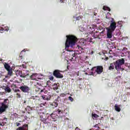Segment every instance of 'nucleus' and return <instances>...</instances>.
<instances>
[{"instance_id":"nucleus-1","label":"nucleus","mask_w":130,"mask_h":130,"mask_svg":"<svg viewBox=\"0 0 130 130\" xmlns=\"http://www.w3.org/2000/svg\"><path fill=\"white\" fill-rule=\"evenodd\" d=\"M66 37L67 40L65 43L66 49L69 48L70 47L73 48L76 45V43L78 41V38L74 35L67 36Z\"/></svg>"},{"instance_id":"nucleus-2","label":"nucleus","mask_w":130,"mask_h":130,"mask_svg":"<svg viewBox=\"0 0 130 130\" xmlns=\"http://www.w3.org/2000/svg\"><path fill=\"white\" fill-rule=\"evenodd\" d=\"M9 104H10V101L8 99H5L4 102L1 103L0 114L7 111V109L9 108Z\"/></svg>"},{"instance_id":"nucleus-3","label":"nucleus","mask_w":130,"mask_h":130,"mask_svg":"<svg viewBox=\"0 0 130 130\" xmlns=\"http://www.w3.org/2000/svg\"><path fill=\"white\" fill-rule=\"evenodd\" d=\"M124 59L123 58L119 59L116 60L115 63V68L116 70L117 71H121V72L124 71V69L121 67L123 64H124Z\"/></svg>"},{"instance_id":"nucleus-4","label":"nucleus","mask_w":130,"mask_h":130,"mask_svg":"<svg viewBox=\"0 0 130 130\" xmlns=\"http://www.w3.org/2000/svg\"><path fill=\"white\" fill-rule=\"evenodd\" d=\"M102 72H103V67L102 66L93 67L91 69V73L90 75L94 76V74H95V73H97V74L100 75Z\"/></svg>"},{"instance_id":"nucleus-5","label":"nucleus","mask_w":130,"mask_h":130,"mask_svg":"<svg viewBox=\"0 0 130 130\" xmlns=\"http://www.w3.org/2000/svg\"><path fill=\"white\" fill-rule=\"evenodd\" d=\"M4 64L5 70L8 71V76L11 77V76H13V68L8 63L5 62Z\"/></svg>"},{"instance_id":"nucleus-6","label":"nucleus","mask_w":130,"mask_h":130,"mask_svg":"<svg viewBox=\"0 0 130 130\" xmlns=\"http://www.w3.org/2000/svg\"><path fill=\"white\" fill-rule=\"evenodd\" d=\"M110 23L109 30L113 31L116 28V22L114 21V19L112 18Z\"/></svg>"},{"instance_id":"nucleus-7","label":"nucleus","mask_w":130,"mask_h":130,"mask_svg":"<svg viewBox=\"0 0 130 130\" xmlns=\"http://www.w3.org/2000/svg\"><path fill=\"white\" fill-rule=\"evenodd\" d=\"M53 75L57 79H62V78H63V75L60 73V71L59 70H54L53 73Z\"/></svg>"},{"instance_id":"nucleus-8","label":"nucleus","mask_w":130,"mask_h":130,"mask_svg":"<svg viewBox=\"0 0 130 130\" xmlns=\"http://www.w3.org/2000/svg\"><path fill=\"white\" fill-rule=\"evenodd\" d=\"M19 89L22 92H23V93H29V91H30V87L27 85L21 86L19 87Z\"/></svg>"},{"instance_id":"nucleus-9","label":"nucleus","mask_w":130,"mask_h":130,"mask_svg":"<svg viewBox=\"0 0 130 130\" xmlns=\"http://www.w3.org/2000/svg\"><path fill=\"white\" fill-rule=\"evenodd\" d=\"M16 73H19V75H20V74H21V75H20L21 78H27V77H28L29 76V71L26 70L25 73H22V72H21L20 71H17L16 72Z\"/></svg>"},{"instance_id":"nucleus-10","label":"nucleus","mask_w":130,"mask_h":130,"mask_svg":"<svg viewBox=\"0 0 130 130\" xmlns=\"http://www.w3.org/2000/svg\"><path fill=\"white\" fill-rule=\"evenodd\" d=\"M87 44V41L85 40L84 39H81L79 40L78 45H81L82 46H84Z\"/></svg>"},{"instance_id":"nucleus-11","label":"nucleus","mask_w":130,"mask_h":130,"mask_svg":"<svg viewBox=\"0 0 130 130\" xmlns=\"http://www.w3.org/2000/svg\"><path fill=\"white\" fill-rule=\"evenodd\" d=\"M95 25L92 24V25L90 26L88 25L87 26V29L89 30V31H90V33H93V32H94V31H95Z\"/></svg>"},{"instance_id":"nucleus-12","label":"nucleus","mask_w":130,"mask_h":130,"mask_svg":"<svg viewBox=\"0 0 130 130\" xmlns=\"http://www.w3.org/2000/svg\"><path fill=\"white\" fill-rule=\"evenodd\" d=\"M50 116L53 119V121H56V120H57V117H58V116H57V115L55 114V112H54L53 113H52L50 115Z\"/></svg>"},{"instance_id":"nucleus-13","label":"nucleus","mask_w":130,"mask_h":130,"mask_svg":"<svg viewBox=\"0 0 130 130\" xmlns=\"http://www.w3.org/2000/svg\"><path fill=\"white\" fill-rule=\"evenodd\" d=\"M16 130H28V124H24L22 126L18 127Z\"/></svg>"},{"instance_id":"nucleus-14","label":"nucleus","mask_w":130,"mask_h":130,"mask_svg":"<svg viewBox=\"0 0 130 130\" xmlns=\"http://www.w3.org/2000/svg\"><path fill=\"white\" fill-rule=\"evenodd\" d=\"M42 98L44 100H47V101H48V100H50V99H51V96L49 94L43 95H42Z\"/></svg>"},{"instance_id":"nucleus-15","label":"nucleus","mask_w":130,"mask_h":130,"mask_svg":"<svg viewBox=\"0 0 130 130\" xmlns=\"http://www.w3.org/2000/svg\"><path fill=\"white\" fill-rule=\"evenodd\" d=\"M112 31L110 29H108L107 32V38H112Z\"/></svg>"},{"instance_id":"nucleus-16","label":"nucleus","mask_w":130,"mask_h":130,"mask_svg":"<svg viewBox=\"0 0 130 130\" xmlns=\"http://www.w3.org/2000/svg\"><path fill=\"white\" fill-rule=\"evenodd\" d=\"M34 86L36 88H38L39 90L41 89V87H42V85H41V84L38 82H36L34 83Z\"/></svg>"},{"instance_id":"nucleus-17","label":"nucleus","mask_w":130,"mask_h":130,"mask_svg":"<svg viewBox=\"0 0 130 130\" xmlns=\"http://www.w3.org/2000/svg\"><path fill=\"white\" fill-rule=\"evenodd\" d=\"M58 105V104L57 102H54L50 104L51 107L53 109L55 108V107H57Z\"/></svg>"},{"instance_id":"nucleus-18","label":"nucleus","mask_w":130,"mask_h":130,"mask_svg":"<svg viewBox=\"0 0 130 130\" xmlns=\"http://www.w3.org/2000/svg\"><path fill=\"white\" fill-rule=\"evenodd\" d=\"M16 87H17V85H16V84H12L11 85V88L13 89V91L15 92V93H17V92H20L19 89H15V88H16Z\"/></svg>"},{"instance_id":"nucleus-19","label":"nucleus","mask_w":130,"mask_h":130,"mask_svg":"<svg viewBox=\"0 0 130 130\" xmlns=\"http://www.w3.org/2000/svg\"><path fill=\"white\" fill-rule=\"evenodd\" d=\"M115 110L116 111H117L118 112H120V110H121V109H120V105H117V104L115 105Z\"/></svg>"},{"instance_id":"nucleus-20","label":"nucleus","mask_w":130,"mask_h":130,"mask_svg":"<svg viewBox=\"0 0 130 130\" xmlns=\"http://www.w3.org/2000/svg\"><path fill=\"white\" fill-rule=\"evenodd\" d=\"M77 48H78V50H77V51H78L80 53H82V52H84V48H83L81 46L77 45Z\"/></svg>"},{"instance_id":"nucleus-21","label":"nucleus","mask_w":130,"mask_h":130,"mask_svg":"<svg viewBox=\"0 0 130 130\" xmlns=\"http://www.w3.org/2000/svg\"><path fill=\"white\" fill-rule=\"evenodd\" d=\"M99 36H100V32H99V31H96L94 33V38H99Z\"/></svg>"},{"instance_id":"nucleus-22","label":"nucleus","mask_w":130,"mask_h":130,"mask_svg":"<svg viewBox=\"0 0 130 130\" xmlns=\"http://www.w3.org/2000/svg\"><path fill=\"white\" fill-rule=\"evenodd\" d=\"M36 78V74H32L30 77V80H34L35 81H37V79Z\"/></svg>"},{"instance_id":"nucleus-23","label":"nucleus","mask_w":130,"mask_h":130,"mask_svg":"<svg viewBox=\"0 0 130 130\" xmlns=\"http://www.w3.org/2000/svg\"><path fill=\"white\" fill-rule=\"evenodd\" d=\"M103 10H104V11H108L109 12H110L111 11L110 8L106 6H104L103 8Z\"/></svg>"},{"instance_id":"nucleus-24","label":"nucleus","mask_w":130,"mask_h":130,"mask_svg":"<svg viewBox=\"0 0 130 130\" xmlns=\"http://www.w3.org/2000/svg\"><path fill=\"white\" fill-rule=\"evenodd\" d=\"M5 90L6 92H8V93H11V88H10L9 86L6 87L5 88Z\"/></svg>"},{"instance_id":"nucleus-25","label":"nucleus","mask_w":130,"mask_h":130,"mask_svg":"<svg viewBox=\"0 0 130 130\" xmlns=\"http://www.w3.org/2000/svg\"><path fill=\"white\" fill-rule=\"evenodd\" d=\"M25 51H24V50H22L19 55L20 57H21V58H23V56H24V55L25 54Z\"/></svg>"},{"instance_id":"nucleus-26","label":"nucleus","mask_w":130,"mask_h":130,"mask_svg":"<svg viewBox=\"0 0 130 130\" xmlns=\"http://www.w3.org/2000/svg\"><path fill=\"white\" fill-rule=\"evenodd\" d=\"M109 70H114V64L113 63H111L110 67H109Z\"/></svg>"},{"instance_id":"nucleus-27","label":"nucleus","mask_w":130,"mask_h":130,"mask_svg":"<svg viewBox=\"0 0 130 130\" xmlns=\"http://www.w3.org/2000/svg\"><path fill=\"white\" fill-rule=\"evenodd\" d=\"M57 89H58V87H57V84H54V87H53V90H57Z\"/></svg>"},{"instance_id":"nucleus-28","label":"nucleus","mask_w":130,"mask_h":130,"mask_svg":"<svg viewBox=\"0 0 130 130\" xmlns=\"http://www.w3.org/2000/svg\"><path fill=\"white\" fill-rule=\"evenodd\" d=\"M41 120H42V121L44 122L45 124H47V122L46 121V119L42 118H41Z\"/></svg>"},{"instance_id":"nucleus-29","label":"nucleus","mask_w":130,"mask_h":130,"mask_svg":"<svg viewBox=\"0 0 130 130\" xmlns=\"http://www.w3.org/2000/svg\"><path fill=\"white\" fill-rule=\"evenodd\" d=\"M92 117H94V118H98L99 117V115H97V114H92Z\"/></svg>"},{"instance_id":"nucleus-30","label":"nucleus","mask_w":130,"mask_h":130,"mask_svg":"<svg viewBox=\"0 0 130 130\" xmlns=\"http://www.w3.org/2000/svg\"><path fill=\"white\" fill-rule=\"evenodd\" d=\"M125 66L130 70V63H125Z\"/></svg>"},{"instance_id":"nucleus-31","label":"nucleus","mask_w":130,"mask_h":130,"mask_svg":"<svg viewBox=\"0 0 130 130\" xmlns=\"http://www.w3.org/2000/svg\"><path fill=\"white\" fill-rule=\"evenodd\" d=\"M67 95V93H62L60 94V97H64Z\"/></svg>"},{"instance_id":"nucleus-32","label":"nucleus","mask_w":130,"mask_h":130,"mask_svg":"<svg viewBox=\"0 0 130 130\" xmlns=\"http://www.w3.org/2000/svg\"><path fill=\"white\" fill-rule=\"evenodd\" d=\"M69 100H70V101L71 102H73L74 101V99L73 98H72V96H69Z\"/></svg>"},{"instance_id":"nucleus-33","label":"nucleus","mask_w":130,"mask_h":130,"mask_svg":"<svg viewBox=\"0 0 130 130\" xmlns=\"http://www.w3.org/2000/svg\"><path fill=\"white\" fill-rule=\"evenodd\" d=\"M100 36H104V31H103L100 32Z\"/></svg>"},{"instance_id":"nucleus-34","label":"nucleus","mask_w":130,"mask_h":130,"mask_svg":"<svg viewBox=\"0 0 130 130\" xmlns=\"http://www.w3.org/2000/svg\"><path fill=\"white\" fill-rule=\"evenodd\" d=\"M4 31H9V27L7 26L4 28Z\"/></svg>"},{"instance_id":"nucleus-35","label":"nucleus","mask_w":130,"mask_h":130,"mask_svg":"<svg viewBox=\"0 0 130 130\" xmlns=\"http://www.w3.org/2000/svg\"><path fill=\"white\" fill-rule=\"evenodd\" d=\"M16 126H20V125H21V123H20L19 122H17L16 123Z\"/></svg>"},{"instance_id":"nucleus-36","label":"nucleus","mask_w":130,"mask_h":130,"mask_svg":"<svg viewBox=\"0 0 130 130\" xmlns=\"http://www.w3.org/2000/svg\"><path fill=\"white\" fill-rule=\"evenodd\" d=\"M93 126H94V127H97L98 128L97 129H100V127L99 126H98V124H96Z\"/></svg>"},{"instance_id":"nucleus-37","label":"nucleus","mask_w":130,"mask_h":130,"mask_svg":"<svg viewBox=\"0 0 130 130\" xmlns=\"http://www.w3.org/2000/svg\"><path fill=\"white\" fill-rule=\"evenodd\" d=\"M81 19H82V18L81 17V16H79V17H77L76 18V20H77V21H79L80 20H81Z\"/></svg>"},{"instance_id":"nucleus-38","label":"nucleus","mask_w":130,"mask_h":130,"mask_svg":"<svg viewBox=\"0 0 130 130\" xmlns=\"http://www.w3.org/2000/svg\"><path fill=\"white\" fill-rule=\"evenodd\" d=\"M57 112H58V113L59 114H60V112H61V113H62V111L61 110H59V109H58V110H57Z\"/></svg>"},{"instance_id":"nucleus-39","label":"nucleus","mask_w":130,"mask_h":130,"mask_svg":"<svg viewBox=\"0 0 130 130\" xmlns=\"http://www.w3.org/2000/svg\"><path fill=\"white\" fill-rule=\"evenodd\" d=\"M21 67L23 68V69H26V68H27V67L26 66L25 64H23L22 66H21Z\"/></svg>"},{"instance_id":"nucleus-40","label":"nucleus","mask_w":130,"mask_h":130,"mask_svg":"<svg viewBox=\"0 0 130 130\" xmlns=\"http://www.w3.org/2000/svg\"><path fill=\"white\" fill-rule=\"evenodd\" d=\"M113 52L112 50H110L109 53V54H112Z\"/></svg>"},{"instance_id":"nucleus-41","label":"nucleus","mask_w":130,"mask_h":130,"mask_svg":"<svg viewBox=\"0 0 130 130\" xmlns=\"http://www.w3.org/2000/svg\"><path fill=\"white\" fill-rule=\"evenodd\" d=\"M0 31H5V28L3 27H1Z\"/></svg>"},{"instance_id":"nucleus-42","label":"nucleus","mask_w":130,"mask_h":130,"mask_svg":"<svg viewBox=\"0 0 130 130\" xmlns=\"http://www.w3.org/2000/svg\"><path fill=\"white\" fill-rule=\"evenodd\" d=\"M16 95L18 96V98H20L21 97V95L18 93H17Z\"/></svg>"},{"instance_id":"nucleus-43","label":"nucleus","mask_w":130,"mask_h":130,"mask_svg":"<svg viewBox=\"0 0 130 130\" xmlns=\"http://www.w3.org/2000/svg\"><path fill=\"white\" fill-rule=\"evenodd\" d=\"M90 54H93V53H94V51L91 50V51L90 52Z\"/></svg>"},{"instance_id":"nucleus-44","label":"nucleus","mask_w":130,"mask_h":130,"mask_svg":"<svg viewBox=\"0 0 130 130\" xmlns=\"http://www.w3.org/2000/svg\"><path fill=\"white\" fill-rule=\"evenodd\" d=\"M41 107H42L43 106H44V104H41L40 106Z\"/></svg>"},{"instance_id":"nucleus-45","label":"nucleus","mask_w":130,"mask_h":130,"mask_svg":"<svg viewBox=\"0 0 130 130\" xmlns=\"http://www.w3.org/2000/svg\"><path fill=\"white\" fill-rule=\"evenodd\" d=\"M72 56L73 57H75L76 56V54H73Z\"/></svg>"},{"instance_id":"nucleus-46","label":"nucleus","mask_w":130,"mask_h":130,"mask_svg":"<svg viewBox=\"0 0 130 130\" xmlns=\"http://www.w3.org/2000/svg\"><path fill=\"white\" fill-rule=\"evenodd\" d=\"M57 100H60V96H58Z\"/></svg>"},{"instance_id":"nucleus-47","label":"nucleus","mask_w":130,"mask_h":130,"mask_svg":"<svg viewBox=\"0 0 130 130\" xmlns=\"http://www.w3.org/2000/svg\"><path fill=\"white\" fill-rule=\"evenodd\" d=\"M23 103L24 104H26V103H27V101H24Z\"/></svg>"},{"instance_id":"nucleus-48","label":"nucleus","mask_w":130,"mask_h":130,"mask_svg":"<svg viewBox=\"0 0 130 130\" xmlns=\"http://www.w3.org/2000/svg\"><path fill=\"white\" fill-rule=\"evenodd\" d=\"M60 3H64V1L63 0H60Z\"/></svg>"},{"instance_id":"nucleus-49","label":"nucleus","mask_w":130,"mask_h":130,"mask_svg":"<svg viewBox=\"0 0 130 130\" xmlns=\"http://www.w3.org/2000/svg\"><path fill=\"white\" fill-rule=\"evenodd\" d=\"M75 130H80V128H79V127H76L75 128Z\"/></svg>"},{"instance_id":"nucleus-50","label":"nucleus","mask_w":130,"mask_h":130,"mask_svg":"<svg viewBox=\"0 0 130 130\" xmlns=\"http://www.w3.org/2000/svg\"><path fill=\"white\" fill-rule=\"evenodd\" d=\"M73 59H74V58H73V57H72V58L70 59V60H71V61H73Z\"/></svg>"},{"instance_id":"nucleus-51","label":"nucleus","mask_w":130,"mask_h":130,"mask_svg":"<svg viewBox=\"0 0 130 130\" xmlns=\"http://www.w3.org/2000/svg\"><path fill=\"white\" fill-rule=\"evenodd\" d=\"M108 60V57H106L105 60Z\"/></svg>"},{"instance_id":"nucleus-52","label":"nucleus","mask_w":130,"mask_h":130,"mask_svg":"<svg viewBox=\"0 0 130 130\" xmlns=\"http://www.w3.org/2000/svg\"><path fill=\"white\" fill-rule=\"evenodd\" d=\"M50 80H53V77H51Z\"/></svg>"},{"instance_id":"nucleus-53","label":"nucleus","mask_w":130,"mask_h":130,"mask_svg":"<svg viewBox=\"0 0 130 130\" xmlns=\"http://www.w3.org/2000/svg\"><path fill=\"white\" fill-rule=\"evenodd\" d=\"M94 16H96L97 15V13H95V12H94Z\"/></svg>"},{"instance_id":"nucleus-54","label":"nucleus","mask_w":130,"mask_h":130,"mask_svg":"<svg viewBox=\"0 0 130 130\" xmlns=\"http://www.w3.org/2000/svg\"><path fill=\"white\" fill-rule=\"evenodd\" d=\"M1 125H2V126H4L5 125V124H3V125L2 124H1Z\"/></svg>"},{"instance_id":"nucleus-55","label":"nucleus","mask_w":130,"mask_h":130,"mask_svg":"<svg viewBox=\"0 0 130 130\" xmlns=\"http://www.w3.org/2000/svg\"><path fill=\"white\" fill-rule=\"evenodd\" d=\"M128 58H129V59H130V54L128 55Z\"/></svg>"},{"instance_id":"nucleus-56","label":"nucleus","mask_w":130,"mask_h":130,"mask_svg":"<svg viewBox=\"0 0 130 130\" xmlns=\"http://www.w3.org/2000/svg\"><path fill=\"white\" fill-rule=\"evenodd\" d=\"M5 119H7V118H4V120H5Z\"/></svg>"},{"instance_id":"nucleus-57","label":"nucleus","mask_w":130,"mask_h":130,"mask_svg":"<svg viewBox=\"0 0 130 130\" xmlns=\"http://www.w3.org/2000/svg\"><path fill=\"white\" fill-rule=\"evenodd\" d=\"M67 69L69 70V66H67Z\"/></svg>"},{"instance_id":"nucleus-58","label":"nucleus","mask_w":130,"mask_h":130,"mask_svg":"<svg viewBox=\"0 0 130 130\" xmlns=\"http://www.w3.org/2000/svg\"><path fill=\"white\" fill-rule=\"evenodd\" d=\"M79 73H80V72H78V74H77V76H79Z\"/></svg>"},{"instance_id":"nucleus-59","label":"nucleus","mask_w":130,"mask_h":130,"mask_svg":"<svg viewBox=\"0 0 130 130\" xmlns=\"http://www.w3.org/2000/svg\"><path fill=\"white\" fill-rule=\"evenodd\" d=\"M19 122H22V121H19Z\"/></svg>"},{"instance_id":"nucleus-60","label":"nucleus","mask_w":130,"mask_h":130,"mask_svg":"<svg viewBox=\"0 0 130 130\" xmlns=\"http://www.w3.org/2000/svg\"><path fill=\"white\" fill-rule=\"evenodd\" d=\"M7 76H6V78H7Z\"/></svg>"}]
</instances>
